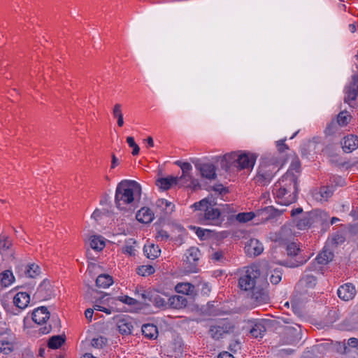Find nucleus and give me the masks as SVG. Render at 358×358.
Listing matches in <instances>:
<instances>
[{
  "label": "nucleus",
  "mask_w": 358,
  "mask_h": 358,
  "mask_svg": "<svg viewBox=\"0 0 358 358\" xmlns=\"http://www.w3.org/2000/svg\"><path fill=\"white\" fill-rule=\"evenodd\" d=\"M141 187L134 180H124L118 183L115 203L120 210H134L141 200Z\"/></svg>",
  "instance_id": "nucleus-1"
},
{
  "label": "nucleus",
  "mask_w": 358,
  "mask_h": 358,
  "mask_svg": "<svg viewBox=\"0 0 358 358\" xmlns=\"http://www.w3.org/2000/svg\"><path fill=\"white\" fill-rule=\"evenodd\" d=\"M298 192L297 177L289 171H287L273 188L276 202L282 206H288L295 202Z\"/></svg>",
  "instance_id": "nucleus-2"
},
{
  "label": "nucleus",
  "mask_w": 358,
  "mask_h": 358,
  "mask_svg": "<svg viewBox=\"0 0 358 358\" xmlns=\"http://www.w3.org/2000/svg\"><path fill=\"white\" fill-rule=\"evenodd\" d=\"M216 203L208 198L194 203L192 207L201 211L199 220L203 224L220 225L222 222L220 210L215 207Z\"/></svg>",
  "instance_id": "nucleus-3"
},
{
  "label": "nucleus",
  "mask_w": 358,
  "mask_h": 358,
  "mask_svg": "<svg viewBox=\"0 0 358 358\" xmlns=\"http://www.w3.org/2000/svg\"><path fill=\"white\" fill-rule=\"evenodd\" d=\"M257 157L245 152H232L224 155L222 162H225V169L234 166L238 169H252L255 164Z\"/></svg>",
  "instance_id": "nucleus-4"
},
{
  "label": "nucleus",
  "mask_w": 358,
  "mask_h": 358,
  "mask_svg": "<svg viewBox=\"0 0 358 358\" xmlns=\"http://www.w3.org/2000/svg\"><path fill=\"white\" fill-rule=\"evenodd\" d=\"M264 278V276L261 275L258 266H252L240 277L238 286L242 290L252 292Z\"/></svg>",
  "instance_id": "nucleus-5"
},
{
  "label": "nucleus",
  "mask_w": 358,
  "mask_h": 358,
  "mask_svg": "<svg viewBox=\"0 0 358 358\" xmlns=\"http://www.w3.org/2000/svg\"><path fill=\"white\" fill-rule=\"evenodd\" d=\"M282 165V160L278 156L266 154L261 158L259 169L261 170L264 169L266 172L274 176Z\"/></svg>",
  "instance_id": "nucleus-6"
},
{
  "label": "nucleus",
  "mask_w": 358,
  "mask_h": 358,
  "mask_svg": "<svg viewBox=\"0 0 358 358\" xmlns=\"http://www.w3.org/2000/svg\"><path fill=\"white\" fill-rule=\"evenodd\" d=\"M201 253L198 248L192 247L186 251L183 259L185 268L187 272H196V266L200 259Z\"/></svg>",
  "instance_id": "nucleus-7"
},
{
  "label": "nucleus",
  "mask_w": 358,
  "mask_h": 358,
  "mask_svg": "<svg viewBox=\"0 0 358 358\" xmlns=\"http://www.w3.org/2000/svg\"><path fill=\"white\" fill-rule=\"evenodd\" d=\"M268 285L267 280L264 278L261 283H259L251 292V298L254 299L257 304L261 305L268 302L269 296L266 290Z\"/></svg>",
  "instance_id": "nucleus-8"
},
{
  "label": "nucleus",
  "mask_w": 358,
  "mask_h": 358,
  "mask_svg": "<svg viewBox=\"0 0 358 358\" xmlns=\"http://www.w3.org/2000/svg\"><path fill=\"white\" fill-rule=\"evenodd\" d=\"M55 295V289L48 280H44L37 288L34 296L39 301H45Z\"/></svg>",
  "instance_id": "nucleus-9"
},
{
  "label": "nucleus",
  "mask_w": 358,
  "mask_h": 358,
  "mask_svg": "<svg viewBox=\"0 0 358 358\" xmlns=\"http://www.w3.org/2000/svg\"><path fill=\"white\" fill-rule=\"evenodd\" d=\"M344 102L352 108L358 106V82L355 77L353 82L345 88Z\"/></svg>",
  "instance_id": "nucleus-10"
},
{
  "label": "nucleus",
  "mask_w": 358,
  "mask_h": 358,
  "mask_svg": "<svg viewBox=\"0 0 358 358\" xmlns=\"http://www.w3.org/2000/svg\"><path fill=\"white\" fill-rule=\"evenodd\" d=\"M334 192V186L333 185H327L321 186L320 188L314 189L311 192L313 198L319 202L327 201Z\"/></svg>",
  "instance_id": "nucleus-11"
},
{
  "label": "nucleus",
  "mask_w": 358,
  "mask_h": 358,
  "mask_svg": "<svg viewBox=\"0 0 358 358\" xmlns=\"http://www.w3.org/2000/svg\"><path fill=\"white\" fill-rule=\"evenodd\" d=\"M300 331L299 327H285L283 329V343L293 345L297 343L301 339Z\"/></svg>",
  "instance_id": "nucleus-12"
},
{
  "label": "nucleus",
  "mask_w": 358,
  "mask_h": 358,
  "mask_svg": "<svg viewBox=\"0 0 358 358\" xmlns=\"http://www.w3.org/2000/svg\"><path fill=\"white\" fill-rule=\"evenodd\" d=\"M195 167L199 171L201 176L208 180H213L216 178L215 166L210 163H195Z\"/></svg>",
  "instance_id": "nucleus-13"
},
{
  "label": "nucleus",
  "mask_w": 358,
  "mask_h": 358,
  "mask_svg": "<svg viewBox=\"0 0 358 358\" xmlns=\"http://www.w3.org/2000/svg\"><path fill=\"white\" fill-rule=\"evenodd\" d=\"M337 294L340 299L348 301L355 297L356 294V289L352 283H345L339 287Z\"/></svg>",
  "instance_id": "nucleus-14"
},
{
  "label": "nucleus",
  "mask_w": 358,
  "mask_h": 358,
  "mask_svg": "<svg viewBox=\"0 0 358 358\" xmlns=\"http://www.w3.org/2000/svg\"><path fill=\"white\" fill-rule=\"evenodd\" d=\"M245 250L248 255L256 257L263 252L264 247L259 240L251 238L245 244Z\"/></svg>",
  "instance_id": "nucleus-15"
},
{
  "label": "nucleus",
  "mask_w": 358,
  "mask_h": 358,
  "mask_svg": "<svg viewBox=\"0 0 358 358\" xmlns=\"http://www.w3.org/2000/svg\"><path fill=\"white\" fill-rule=\"evenodd\" d=\"M30 302V296L29 294L24 292H20L15 294L13 298V303L18 308L17 313H14L17 315L22 310L26 308Z\"/></svg>",
  "instance_id": "nucleus-16"
},
{
  "label": "nucleus",
  "mask_w": 358,
  "mask_h": 358,
  "mask_svg": "<svg viewBox=\"0 0 358 358\" xmlns=\"http://www.w3.org/2000/svg\"><path fill=\"white\" fill-rule=\"evenodd\" d=\"M50 318V313L48 308L45 306H41L36 308L32 313L33 321L38 324H42L46 322L47 320Z\"/></svg>",
  "instance_id": "nucleus-17"
},
{
  "label": "nucleus",
  "mask_w": 358,
  "mask_h": 358,
  "mask_svg": "<svg viewBox=\"0 0 358 358\" xmlns=\"http://www.w3.org/2000/svg\"><path fill=\"white\" fill-rule=\"evenodd\" d=\"M341 145L345 152H352L358 148V137L355 135H348L343 138Z\"/></svg>",
  "instance_id": "nucleus-18"
},
{
  "label": "nucleus",
  "mask_w": 358,
  "mask_h": 358,
  "mask_svg": "<svg viewBox=\"0 0 358 358\" xmlns=\"http://www.w3.org/2000/svg\"><path fill=\"white\" fill-rule=\"evenodd\" d=\"M117 328L122 335L131 334L133 329L131 319L129 317L119 319L117 322Z\"/></svg>",
  "instance_id": "nucleus-19"
},
{
  "label": "nucleus",
  "mask_w": 358,
  "mask_h": 358,
  "mask_svg": "<svg viewBox=\"0 0 358 358\" xmlns=\"http://www.w3.org/2000/svg\"><path fill=\"white\" fill-rule=\"evenodd\" d=\"M156 185L163 190L171 188L173 185H184V182H181L180 179L176 177L162 178L157 180Z\"/></svg>",
  "instance_id": "nucleus-20"
},
{
  "label": "nucleus",
  "mask_w": 358,
  "mask_h": 358,
  "mask_svg": "<svg viewBox=\"0 0 358 358\" xmlns=\"http://www.w3.org/2000/svg\"><path fill=\"white\" fill-rule=\"evenodd\" d=\"M187 304L186 297L180 295H173L168 299V307L174 309H181Z\"/></svg>",
  "instance_id": "nucleus-21"
},
{
  "label": "nucleus",
  "mask_w": 358,
  "mask_h": 358,
  "mask_svg": "<svg viewBox=\"0 0 358 358\" xmlns=\"http://www.w3.org/2000/svg\"><path fill=\"white\" fill-rule=\"evenodd\" d=\"M136 217L138 222L148 224L153 220L154 213L149 208L143 207L137 212Z\"/></svg>",
  "instance_id": "nucleus-22"
},
{
  "label": "nucleus",
  "mask_w": 358,
  "mask_h": 358,
  "mask_svg": "<svg viewBox=\"0 0 358 358\" xmlns=\"http://www.w3.org/2000/svg\"><path fill=\"white\" fill-rule=\"evenodd\" d=\"M156 208L165 216L173 212L175 205L166 199H159L156 201Z\"/></svg>",
  "instance_id": "nucleus-23"
},
{
  "label": "nucleus",
  "mask_w": 358,
  "mask_h": 358,
  "mask_svg": "<svg viewBox=\"0 0 358 358\" xmlns=\"http://www.w3.org/2000/svg\"><path fill=\"white\" fill-rule=\"evenodd\" d=\"M176 292L186 294L188 296H194L196 293L194 285L189 282H179L175 287Z\"/></svg>",
  "instance_id": "nucleus-24"
},
{
  "label": "nucleus",
  "mask_w": 358,
  "mask_h": 358,
  "mask_svg": "<svg viewBox=\"0 0 358 358\" xmlns=\"http://www.w3.org/2000/svg\"><path fill=\"white\" fill-rule=\"evenodd\" d=\"M229 331V328L224 324H217L211 326L209 330L210 336L218 340L221 338L225 334H227Z\"/></svg>",
  "instance_id": "nucleus-25"
},
{
  "label": "nucleus",
  "mask_w": 358,
  "mask_h": 358,
  "mask_svg": "<svg viewBox=\"0 0 358 358\" xmlns=\"http://www.w3.org/2000/svg\"><path fill=\"white\" fill-rule=\"evenodd\" d=\"M273 178V176L271 175V173L266 172L264 169L261 170L258 169V172L255 180L259 185L265 186L270 183Z\"/></svg>",
  "instance_id": "nucleus-26"
},
{
  "label": "nucleus",
  "mask_w": 358,
  "mask_h": 358,
  "mask_svg": "<svg viewBox=\"0 0 358 358\" xmlns=\"http://www.w3.org/2000/svg\"><path fill=\"white\" fill-rule=\"evenodd\" d=\"M143 252L148 259H155L159 256L161 250L158 245L150 243L144 245Z\"/></svg>",
  "instance_id": "nucleus-27"
},
{
  "label": "nucleus",
  "mask_w": 358,
  "mask_h": 358,
  "mask_svg": "<svg viewBox=\"0 0 358 358\" xmlns=\"http://www.w3.org/2000/svg\"><path fill=\"white\" fill-rule=\"evenodd\" d=\"M89 245L95 251H101L104 248L106 244L102 236L93 235L89 238Z\"/></svg>",
  "instance_id": "nucleus-28"
},
{
  "label": "nucleus",
  "mask_w": 358,
  "mask_h": 358,
  "mask_svg": "<svg viewBox=\"0 0 358 358\" xmlns=\"http://www.w3.org/2000/svg\"><path fill=\"white\" fill-rule=\"evenodd\" d=\"M143 335L149 339H155L158 336L157 326L153 324H145L141 328Z\"/></svg>",
  "instance_id": "nucleus-29"
},
{
  "label": "nucleus",
  "mask_w": 358,
  "mask_h": 358,
  "mask_svg": "<svg viewBox=\"0 0 358 358\" xmlns=\"http://www.w3.org/2000/svg\"><path fill=\"white\" fill-rule=\"evenodd\" d=\"M334 258V253L330 249L324 248L322 251L318 254L316 260L319 264H327Z\"/></svg>",
  "instance_id": "nucleus-30"
},
{
  "label": "nucleus",
  "mask_w": 358,
  "mask_h": 358,
  "mask_svg": "<svg viewBox=\"0 0 358 358\" xmlns=\"http://www.w3.org/2000/svg\"><path fill=\"white\" fill-rule=\"evenodd\" d=\"M258 216H262V220L267 221L275 217L278 212L273 206H267L257 212Z\"/></svg>",
  "instance_id": "nucleus-31"
},
{
  "label": "nucleus",
  "mask_w": 358,
  "mask_h": 358,
  "mask_svg": "<svg viewBox=\"0 0 358 358\" xmlns=\"http://www.w3.org/2000/svg\"><path fill=\"white\" fill-rule=\"evenodd\" d=\"M266 331V327L262 322H255L250 329L251 335L255 338H262Z\"/></svg>",
  "instance_id": "nucleus-32"
},
{
  "label": "nucleus",
  "mask_w": 358,
  "mask_h": 358,
  "mask_svg": "<svg viewBox=\"0 0 358 358\" xmlns=\"http://www.w3.org/2000/svg\"><path fill=\"white\" fill-rule=\"evenodd\" d=\"M113 282L112 277L107 274H101L96 280V285L103 289L108 288Z\"/></svg>",
  "instance_id": "nucleus-33"
},
{
  "label": "nucleus",
  "mask_w": 358,
  "mask_h": 358,
  "mask_svg": "<svg viewBox=\"0 0 358 358\" xmlns=\"http://www.w3.org/2000/svg\"><path fill=\"white\" fill-rule=\"evenodd\" d=\"M317 283V278L312 274L304 273L301 280L299 284L306 288H313Z\"/></svg>",
  "instance_id": "nucleus-34"
},
{
  "label": "nucleus",
  "mask_w": 358,
  "mask_h": 358,
  "mask_svg": "<svg viewBox=\"0 0 358 358\" xmlns=\"http://www.w3.org/2000/svg\"><path fill=\"white\" fill-rule=\"evenodd\" d=\"M13 243L10 238L6 234H0V252L6 253L11 248Z\"/></svg>",
  "instance_id": "nucleus-35"
},
{
  "label": "nucleus",
  "mask_w": 358,
  "mask_h": 358,
  "mask_svg": "<svg viewBox=\"0 0 358 358\" xmlns=\"http://www.w3.org/2000/svg\"><path fill=\"white\" fill-rule=\"evenodd\" d=\"M41 273V269L38 265L36 264H29L25 265L24 275L29 278H35Z\"/></svg>",
  "instance_id": "nucleus-36"
},
{
  "label": "nucleus",
  "mask_w": 358,
  "mask_h": 358,
  "mask_svg": "<svg viewBox=\"0 0 358 358\" xmlns=\"http://www.w3.org/2000/svg\"><path fill=\"white\" fill-rule=\"evenodd\" d=\"M14 276L10 271L6 270L0 273V281L1 285L8 287L12 284Z\"/></svg>",
  "instance_id": "nucleus-37"
},
{
  "label": "nucleus",
  "mask_w": 358,
  "mask_h": 358,
  "mask_svg": "<svg viewBox=\"0 0 358 358\" xmlns=\"http://www.w3.org/2000/svg\"><path fill=\"white\" fill-rule=\"evenodd\" d=\"M113 115L117 118L118 127H122L124 125L123 114L122 112V106L120 103L115 104L113 108Z\"/></svg>",
  "instance_id": "nucleus-38"
},
{
  "label": "nucleus",
  "mask_w": 358,
  "mask_h": 358,
  "mask_svg": "<svg viewBox=\"0 0 358 358\" xmlns=\"http://www.w3.org/2000/svg\"><path fill=\"white\" fill-rule=\"evenodd\" d=\"M180 168L182 171V174L180 178H178V179H180V182H183V180L189 181V180H191L189 171L192 169V165L188 162H182L180 164Z\"/></svg>",
  "instance_id": "nucleus-39"
},
{
  "label": "nucleus",
  "mask_w": 358,
  "mask_h": 358,
  "mask_svg": "<svg viewBox=\"0 0 358 358\" xmlns=\"http://www.w3.org/2000/svg\"><path fill=\"white\" fill-rule=\"evenodd\" d=\"M64 342L65 338L62 336H53L49 339L48 345L51 349H57L61 347Z\"/></svg>",
  "instance_id": "nucleus-40"
},
{
  "label": "nucleus",
  "mask_w": 358,
  "mask_h": 358,
  "mask_svg": "<svg viewBox=\"0 0 358 358\" xmlns=\"http://www.w3.org/2000/svg\"><path fill=\"white\" fill-rule=\"evenodd\" d=\"M352 116L346 110H343L336 117V122L340 127L346 126L350 121Z\"/></svg>",
  "instance_id": "nucleus-41"
},
{
  "label": "nucleus",
  "mask_w": 358,
  "mask_h": 358,
  "mask_svg": "<svg viewBox=\"0 0 358 358\" xmlns=\"http://www.w3.org/2000/svg\"><path fill=\"white\" fill-rule=\"evenodd\" d=\"M152 304L157 308H167L168 307V301H166L165 299L159 296L158 294L154 292L152 296V299L151 301Z\"/></svg>",
  "instance_id": "nucleus-42"
},
{
  "label": "nucleus",
  "mask_w": 358,
  "mask_h": 358,
  "mask_svg": "<svg viewBox=\"0 0 358 358\" xmlns=\"http://www.w3.org/2000/svg\"><path fill=\"white\" fill-rule=\"evenodd\" d=\"M136 243V241L133 238H129L126 241L125 245L122 250L124 253L128 254L130 256H134L136 254V249L134 245Z\"/></svg>",
  "instance_id": "nucleus-43"
},
{
  "label": "nucleus",
  "mask_w": 358,
  "mask_h": 358,
  "mask_svg": "<svg viewBox=\"0 0 358 358\" xmlns=\"http://www.w3.org/2000/svg\"><path fill=\"white\" fill-rule=\"evenodd\" d=\"M141 299L142 303L146 305H150L152 299L154 292L150 290H145L143 287H141Z\"/></svg>",
  "instance_id": "nucleus-44"
},
{
  "label": "nucleus",
  "mask_w": 358,
  "mask_h": 358,
  "mask_svg": "<svg viewBox=\"0 0 358 358\" xmlns=\"http://www.w3.org/2000/svg\"><path fill=\"white\" fill-rule=\"evenodd\" d=\"M13 350V344L11 341L8 340H0V350L1 352L8 355Z\"/></svg>",
  "instance_id": "nucleus-45"
},
{
  "label": "nucleus",
  "mask_w": 358,
  "mask_h": 358,
  "mask_svg": "<svg viewBox=\"0 0 358 358\" xmlns=\"http://www.w3.org/2000/svg\"><path fill=\"white\" fill-rule=\"evenodd\" d=\"M155 272V268L151 265H143L137 268V273L142 276L150 275Z\"/></svg>",
  "instance_id": "nucleus-46"
},
{
  "label": "nucleus",
  "mask_w": 358,
  "mask_h": 358,
  "mask_svg": "<svg viewBox=\"0 0 358 358\" xmlns=\"http://www.w3.org/2000/svg\"><path fill=\"white\" fill-rule=\"evenodd\" d=\"M340 127L336 120H332L327 126L325 129V134L327 135H332L336 133Z\"/></svg>",
  "instance_id": "nucleus-47"
},
{
  "label": "nucleus",
  "mask_w": 358,
  "mask_h": 358,
  "mask_svg": "<svg viewBox=\"0 0 358 358\" xmlns=\"http://www.w3.org/2000/svg\"><path fill=\"white\" fill-rule=\"evenodd\" d=\"M311 224L310 218L309 216H303L301 219L297 221L296 227L298 229L302 230L309 227Z\"/></svg>",
  "instance_id": "nucleus-48"
},
{
  "label": "nucleus",
  "mask_w": 358,
  "mask_h": 358,
  "mask_svg": "<svg viewBox=\"0 0 358 358\" xmlns=\"http://www.w3.org/2000/svg\"><path fill=\"white\" fill-rule=\"evenodd\" d=\"M300 250V248L298 247L296 243H291L288 244L286 247V251L287 255L289 256H296L298 255V252Z\"/></svg>",
  "instance_id": "nucleus-49"
},
{
  "label": "nucleus",
  "mask_w": 358,
  "mask_h": 358,
  "mask_svg": "<svg viewBox=\"0 0 358 358\" xmlns=\"http://www.w3.org/2000/svg\"><path fill=\"white\" fill-rule=\"evenodd\" d=\"M282 279V273L278 269H275L273 272L271 274L270 281L273 285L278 284Z\"/></svg>",
  "instance_id": "nucleus-50"
},
{
  "label": "nucleus",
  "mask_w": 358,
  "mask_h": 358,
  "mask_svg": "<svg viewBox=\"0 0 358 358\" xmlns=\"http://www.w3.org/2000/svg\"><path fill=\"white\" fill-rule=\"evenodd\" d=\"M127 142L129 144V147L133 148V150L131 152L132 155L134 156L138 155L140 148H139V146L135 143L134 138L131 136H128L127 138Z\"/></svg>",
  "instance_id": "nucleus-51"
},
{
  "label": "nucleus",
  "mask_w": 358,
  "mask_h": 358,
  "mask_svg": "<svg viewBox=\"0 0 358 358\" xmlns=\"http://www.w3.org/2000/svg\"><path fill=\"white\" fill-rule=\"evenodd\" d=\"M330 184L334 186V189L336 186H343L345 184V180L340 176H333L330 178Z\"/></svg>",
  "instance_id": "nucleus-52"
},
{
  "label": "nucleus",
  "mask_w": 358,
  "mask_h": 358,
  "mask_svg": "<svg viewBox=\"0 0 358 358\" xmlns=\"http://www.w3.org/2000/svg\"><path fill=\"white\" fill-rule=\"evenodd\" d=\"M106 338L101 336L96 338H93L92 341V345L96 348H101L106 345Z\"/></svg>",
  "instance_id": "nucleus-53"
},
{
  "label": "nucleus",
  "mask_w": 358,
  "mask_h": 358,
  "mask_svg": "<svg viewBox=\"0 0 358 358\" xmlns=\"http://www.w3.org/2000/svg\"><path fill=\"white\" fill-rule=\"evenodd\" d=\"M254 217V214L252 213H239L237 215V220L240 222H245L251 220Z\"/></svg>",
  "instance_id": "nucleus-54"
},
{
  "label": "nucleus",
  "mask_w": 358,
  "mask_h": 358,
  "mask_svg": "<svg viewBox=\"0 0 358 358\" xmlns=\"http://www.w3.org/2000/svg\"><path fill=\"white\" fill-rule=\"evenodd\" d=\"M118 300L125 304H128L130 306L136 305L138 303V301L136 299L129 297L128 296H119Z\"/></svg>",
  "instance_id": "nucleus-55"
},
{
  "label": "nucleus",
  "mask_w": 358,
  "mask_h": 358,
  "mask_svg": "<svg viewBox=\"0 0 358 358\" xmlns=\"http://www.w3.org/2000/svg\"><path fill=\"white\" fill-rule=\"evenodd\" d=\"M156 238L158 241H166L169 238V234L166 231L161 229L157 231Z\"/></svg>",
  "instance_id": "nucleus-56"
},
{
  "label": "nucleus",
  "mask_w": 358,
  "mask_h": 358,
  "mask_svg": "<svg viewBox=\"0 0 358 358\" xmlns=\"http://www.w3.org/2000/svg\"><path fill=\"white\" fill-rule=\"evenodd\" d=\"M285 141H286V139L285 138V139H282V140H279V141H276V147H277L278 151L280 153L283 152L285 150L289 149L288 146L285 143Z\"/></svg>",
  "instance_id": "nucleus-57"
},
{
  "label": "nucleus",
  "mask_w": 358,
  "mask_h": 358,
  "mask_svg": "<svg viewBox=\"0 0 358 358\" xmlns=\"http://www.w3.org/2000/svg\"><path fill=\"white\" fill-rule=\"evenodd\" d=\"M193 229H195V232H196V235L201 239H204L206 234H208L210 232L209 230H208V229H201L200 227H194Z\"/></svg>",
  "instance_id": "nucleus-58"
},
{
  "label": "nucleus",
  "mask_w": 358,
  "mask_h": 358,
  "mask_svg": "<svg viewBox=\"0 0 358 358\" xmlns=\"http://www.w3.org/2000/svg\"><path fill=\"white\" fill-rule=\"evenodd\" d=\"M300 166H301V164H300V162L299 160L292 161V162L291 164V169L289 170L288 171H289L292 174H294L292 173L293 170H294L296 173H299Z\"/></svg>",
  "instance_id": "nucleus-59"
},
{
  "label": "nucleus",
  "mask_w": 358,
  "mask_h": 358,
  "mask_svg": "<svg viewBox=\"0 0 358 358\" xmlns=\"http://www.w3.org/2000/svg\"><path fill=\"white\" fill-rule=\"evenodd\" d=\"M212 259L217 262H222L224 259V253L222 251H217L213 254Z\"/></svg>",
  "instance_id": "nucleus-60"
},
{
  "label": "nucleus",
  "mask_w": 358,
  "mask_h": 358,
  "mask_svg": "<svg viewBox=\"0 0 358 358\" xmlns=\"http://www.w3.org/2000/svg\"><path fill=\"white\" fill-rule=\"evenodd\" d=\"M348 345L358 349V339L356 338H350L348 341Z\"/></svg>",
  "instance_id": "nucleus-61"
},
{
  "label": "nucleus",
  "mask_w": 358,
  "mask_h": 358,
  "mask_svg": "<svg viewBox=\"0 0 358 358\" xmlns=\"http://www.w3.org/2000/svg\"><path fill=\"white\" fill-rule=\"evenodd\" d=\"M94 309L95 310H99V311H102V312H104L106 313V314L109 315L111 313V310L110 309H108V308H106L105 307H103L100 305H98V304H95L94 306Z\"/></svg>",
  "instance_id": "nucleus-62"
},
{
  "label": "nucleus",
  "mask_w": 358,
  "mask_h": 358,
  "mask_svg": "<svg viewBox=\"0 0 358 358\" xmlns=\"http://www.w3.org/2000/svg\"><path fill=\"white\" fill-rule=\"evenodd\" d=\"M211 288L208 283H203L201 287V292L203 294L208 295L210 292Z\"/></svg>",
  "instance_id": "nucleus-63"
},
{
  "label": "nucleus",
  "mask_w": 358,
  "mask_h": 358,
  "mask_svg": "<svg viewBox=\"0 0 358 358\" xmlns=\"http://www.w3.org/2000/svg\"><path fill=\"white\" fill-rule=\"evenodd\" d=\"M217 358H234V357L229 352L224 351L219 354Z\"/></svg>",
  "instance_id": "nucleus-64"
}]
</instances>
